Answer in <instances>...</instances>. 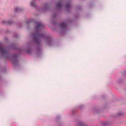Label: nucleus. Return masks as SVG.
Here are the masks:
<instances>
[{"label": "nucleus", "mask_w": 126, "mask_h": 126, "mask_svg": "<svg viewBox=\"0 0 126 126\" xmlns=\"http://www.w3.org/2000/svg\"><path fill=\"white\" fill-rule=\"evenodd\" d=\"M14 36L16 38H18L19 36V35L16 33H14Z\"/></svg>", "instance_id": "4468645a"}, {"label": "nucleus", "mask_w": 126, "mask_h": 126, "mask_svg": "<svg viewBox=\"0 0 126 126\" xmlns=\"http://www.w3.org/2000/svg\"><path fill=\"white\" fill-rule=\"evenodd\" d=\"M61 117V116L60 115H57L56 118L57 120H58Z\"/></svg>", "instance_id": "a211bd4d"}, {"label": "nucleus", "mask_w": 126, "mask_h": 126, "mask_svg": "<svg viewBox=\"0 0 126 126\" xmlns=\"http://www.w3.org/2000/svg\"><path fill=\"white\" fill-rule=\"evenodd\" d=\"M59 26L61 30L60 34H65L67 30V25L65 23L62 22L59 24Z\"/></svg>", "instance_id": "20e7f679"}, {"label": "nucleus", "mask_w": 126, "mask_h": 126, "mask_svg": "<svg viewBox=\"0 0 126 126\" xmlns=\"http://www.w3.org/2000/svg\"><path fill=\"white\" fill-rule=\"evenodd\" d=\"M32 44V43L31 42H30L29 43V44L30 45H29L27 47V49L25 50L26 52L29 54L31 53L33 46Z\"/></svg>", "instance_id": "423d86ee"}, {"label": "nucleus", "mask_w": 126, "mask_h": 126, "mask_svg": "<svg viewBox=\"0 0 126 126\" xmlns=\"http://www.w3.org/2000/svg\"><path fill=\"white\" fill-rule=\"evenodd\" d=\"M4 69H5V71L6 70V68H4Z\"/></svg>", "instance_id": "a878e982"}, {"label": "nucleus", "mask_w": 126, "mask_h": 126, "mask_svg": "<svg viewBox=\"0 0 126 126\" xmlns=\"http://www.w3.org/2000/svg\"><path fill=\"white\" fill-rule=\"evenodd\" d=\"M98 110H99V109H94V111L97 113H98Z\"/></svg>", "instance_id": "412c9836"}, {"label": "nucleus", "mask_w": 126, "mask_h": 126, "mask_svg": "<svg viewBox=\"0 0 126 126\" xmlns=\"http://www.w3.org/2000/svg\"><path fill=\"white\" fill-rule=\"evenodd\" d=\"M8 47L9 48L13 50H18L20 51H23V50L22 49L16 47L14 44H12L9 45Z\"/></svg>", "instance_id": "0eeeda50"}, {"label": "nucleus", "mask_w": 126, "mask_h": 126, "mask_svg": "<svg viewBox=\"0 0 126 126\" xmlns=\"http://www.w3.org/2000/svg\"><path fill=\"white\" fill-rule=\"evenodd\" d=\"M76 10L77 11H79L81 10L82 9V7L80 5H78L77 6Z\"/></svg>", "instance_id": "f8f14e48"}, {"label": "nucleus", "mask_w": 126, "mask_h": 126, "mask_svg": "<svg viewBox=\"0 0 126 126\" xmlns=\"http://www.w3.org/2000/svg\"><path fill=\"white\" fill-rule=\"evenodd\" d=\"M84 106V105H80L79 106L78 108L79 109H81Z\"/></svg>", "instance_id": "6ab92c4d"}, {"label": "nucleus", "mask_w": 126, "mask_h": 126, "mask_svg": "<svg viewBox=\"0 0 126 126\" xmlns=\"http://www.w3.org/2000/svg\"><path fill=\"white\" fill-rule=\"evenodd\" d=\"M122 82V80L121 79H120L117 80V82L118 83H121Z\"/></svg>", "instance_id": "f3484780"}, {"label": "nucleus", "mask_w": 126, "mask_h": 126, "mask_svg": "<svg viewBox=\"0 0 126 126\" xmlns=\"http://www.w3.org/2000/svg\"><path fill=\"white\" fill-rule=\"evenodd\" d=\"M72 113L73 114L74 113V111H73V110H72Z\"/></svg>", "instance_id": "393cba45"}, {"label": "nucleus", "mask_w": 126, "mask_h": 126, "mask_svg": "<svg viewBox=\"0 0 126 126\" xmlns=\"http://www.w3.org/2000/svg\"><path fill=\"white\" fill-rule=\"evenodd\" d=\"M0 23L3 25H11L14 23V22L10 20H3L0 22Z\"/></svg>", "instance_id": "6e6552de"}, {"label": "nucleus", "mask_w": 126, "mask_h": 126, "mask_svg": "<svg viewBox=\"0 0 126 126\" xmlns=\"http://www.w3.org/2000/svg\"><path fill=\"white\" fill-rule=\"evenodd\" d=\"M15 11L16 12H21L23 11V9L20 8H16L15 9Z\"/></svg>", "instance_id": "9b49d317"}, {"label": "nucleus", "mask_w": 126, "mask_h": 126, "mask_svg": "<svg viewBox=\"0 0 126 126\" xmlns=\"http://www.w3.org/2000/svg\"><path fill=\"white\" fill-rule=\"evenodd\" d=\"M4 39H5V40L6 41H7V40H8V38L7 37H5V38H4Z\"/></svg>", "instance_id": "4be33fe9"}, {"label": "nucleus", "mask_w": 126, "mask_h": 126, "mask_svg": "<svg viewBox=\"0 0 126 126\" xmlns=\"http://www.w3.org/2000/svg\"><path fill=\"white\" fill-rule=\"evenodd\" d=\"M3 43L0 42V58L1 56L4 57L5 58L9 59L14 62L13 65L15 67L18 65V55L16 53L11 54L9 51L5 50L2 46Z\"/></svg>", "instance_id": "f03ea898"}, {"label": "nucleus", "mask_w": 126, "mask_h": 126, "mask_svg": "<svg viewBox=\"0 0 126 126\" xmlns=\"http://www.w3.org/2000/svg\"><path fill=\"white\" fill-rule=\"evenodd\" d=\"M10 32V31L9 30H7L6 31V33H8Z\"/></svg>", "instance_id": "5701e85b"}, {"label": "nucleus", "mask_w": 126, "mask_h": 126, "mask_svg": "<svg viewBox=\"0 0 126 126\" xmlns=\"http://www.w3.org/2000/svg\"><path fill=\"white\" fill-rule=\"evenodd\" d=\"M123 114V113L121 112H119L116 114V116H121Z\"/></svg>", "instance_id": "2eb2a0df"}, {"label": "nucleus", "mask_w": 126, "mask_h": 126, "mask_svg": "<svg viewBox=\"0 0 126 126\" xmlns=\"http://www.w3.org/2000/svg\"><path fill=\"white\" fill-rule=\"evenodd\" d=\"M77 126H87L86 124L81 121L79 122Z\"/></svg>", "instance_id": "9d476101"}, {"label": "nucleus", "mask_w": 126, "mask_h": 126, "mask_svg": "<svg viewBox=\"0 0 126 126\" xmlns=\"http://www.w3.org/2000/svg\"><path fill=\"white\" fill-rule=\"evenodd\" d=\"M109 124V123L108 122H106L102 123V126H108Z\"/></svg>", "instance_id": "ddd939ff"}, {"label": "nucleus", "mask_w": 126, "mask_h": 126, "mask_svg": "<svg viewBox=\"0 0 126 126\" xmlns=\"http://www.w3.org/2000/svg\"><path fill=\"white\" fill-rule=\"evenodd\" d=\"M122 73L123 74H124L125 75H126V71H124L122 72Z\"/></svg>", "instance_id": "aec40b11"}, {"label": "nucleus", "mask_w": 126, "mask_h": 126, "mask_svg": "<svg viewBox=\"0 0 126 126\" xmlns=\"http://www.w3.org/2000/svg\"><path fill=\"white\" fill-rule=\"evenodd\" d=\"M78 16H75V17L76 18H77V17H78Z\"/></svg>", "instance_id": "b1692460"}, {"label": "nucleus", "mask_w": 126, "mask_h": 126, "mask_svg": "<svg viewBox=\"0 0 126 126\" xmlns=\"http://www.w3.org/2000/svg\"><path fill=\"white\" fill-rule=\"evenodd\" d=\"M22 25V23L20 22H19L18 24V27L19 28L21 27Z\"/></svg>", "instance_id": "dca6fc26"}, {"label": "nucleus", "mask_w": 126, "mask_h": 126, "mask_svg": "<svg viewBox=\"0 0 126 126\" xmlns=\"http://www.w3.org/2000/svg\"><path fill=\"white\" fill-rule=\"evenodd\" d=\"M43 7L42 9V12H44L49 10L50 9V7L48 3H45L43 4Z\"/></svg>", "instance_id": "39448f33"}, {"label": "nucleus", "mask_w": 126, "mask_h": 126, "mask_svg": "<svg viewBox=\"0 0 126 126\" xmlns=\"http://www.w3.org/2000/svg\"><path fill=\"white\" fill-rule=\"evenodd\" d=\"M62 2L61 1L58 2L56 4V6L57 9L56 12L53 13L52 15V19L51 20V23L52 25L55 26L57 24L56 20L55 19L58 13L60 12L61 11V8L62 7Z\"/></svg>", "instance_id": "7ed1b4c3"}, {"label": "nucleus", "mask_w": 126, "mask_h": 126, "mask_svg": "<svg viewBox=\"0 0 126 126\" xmlns=\"http://www.w3.org/2000/svg\"><path fill=\"white\" fill-rule=\"evenodd\" d=\"M32 22L34 23L36 25L35 27V31L32 33L31 35L33 42L37 44L35 50L37 55L39 56L42 54L41 46L40 44V37H42L44 39L46 43L48 46H53L54 45L55 43L52 38L46 33H39L45 28L44 26L40 23L35 21L34 19H30L26 21L27 25H29Z\"/></svg>", "instance_id": "f257e3e1"}, {"label": "nucleus", "mask_w": 126, "mask_h": 126, "mask_svg": "<svg viewBox=\"0 0 126 126\" xmlns=\"http://www.w3.org/2000/svg\"><path fill=\"white\" fill-rule=\"evenodd\" d=\"M65 4L66 7V11L67 12H69L70 11V2L69 1L68 2V3H66Z\"/></svg>", "instance_id": "1a4fd4ad"}]
</instances>
